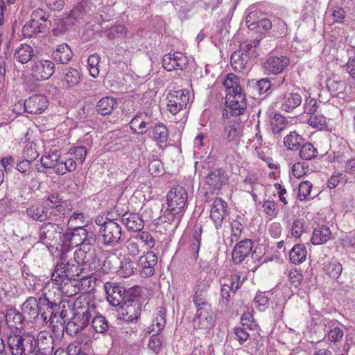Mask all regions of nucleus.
Masks as SVG:
<instances>
[{"instance_id":"1","label":"nucleus","mask_w":355,"mask_h":355,"mask_svg":"<svg viewBox=\"0 0 355 355\" xmlns=\"http://www.w3.org/2000/svg\"><path fill=\"white\" fill-rule=\"evenodd\" d=\"M65 254H61L60 261L55 265L51 280L56 285L57 289L67 296H72L77 292L88 291L80 289L82 271L80 266L74 259L65 260Z\"/></svg>"},{"instance_id":"2","label":"nucleus","mask_w":355,"mask_h":355,"mask_svg":"<svg viewBox=\"0 0 355 355\" xmlns=\"http://www.w3.org/2000/svg\"><path fill=\"white\" fill-rule=\"evenodd\" d=\"M73 259L80 266L83 273L80 289L88 291L91 287V282L96 279L94 275L100 266V259L97 257L94 245L85 244L83 247L79 248L75 251Z\"/></svg>"},{"instance_id":"3","label":"nucleus","mask_w":355,"mask_h":355,"mask_svg":"<svg viewBox=\"0 0 355 355\" xmlns=\"http://www.w3.org/2000/svg\"><path fill=\"white\" fill-rule=\"evenodd\" d=\"M223 84L226 92L225 104L231 114L239 116L243 114L247 107V98L239 79L235 75L229 73Z\"/></svg>"},{"instance_id":"4","label":"nucleus","mask_w":355,"mask_h":355,"mask_svg":"<svg viewBox=\"0 0 355 355\" xmlns=\"http://www.w3.org/2000/svg\"><path fill=\"white\" fill-rule=\"evenodd\" d=\"M39 340L28 333L17 331L10 332L6 337V343L11 355H39Z\"/></svg>"},{"instance_id":"5","label":"nucleus","mask_w":355,"mask_h":355,"mask_svg":"<svg viewBox=\"0 0 355 355\" xmlns=\"http://www.w3.org/2000/svg\"><path fill=\"white\" fill-rule=\"evenodd\" d=\"M62 250L70 247H83L89 244L95 245L96 236L92 231L89 232L85 229V225H76L69 227V230L62 234Z\"/></svg>"},{"instance_id":"6","label":"nucleus","mask_w":355,"mask_h":355,"mask_svg":"<svg viewBox=\"0 0 355 355\" xmlns=\"http://www.w3.org/2000/svg\"><path fill=\"white\" fill-rule=\"evenodd\" d=\"M50 24L45 11L37 8L32 12L31 19L24 25L22 35L27 38L36 37L38 33L46 32Z\"/></svg>"},{"instance_id":"7","label":"nucleus","mask_w":355,"mask_h":355,"mask_svg":"<svg viewBox=\"0 0 355 355\" xmlns=\"http://www.w3.org/2000/svg\"><path fill=\"white\" fill-rule=\"evenodd\" d=\"M62 226L55 223H46L41 225L39 230V239L46 247H53L54 245H62Z\"/></svg>"},{"instance_id":"8","label":"nucleus","mask_w":355,"mask_h":355,"mask_svg":"<svg viewBox=\"0 0 355 355\" xmlns=\"http://www.w3.org/2000/svg\"><path fill=\"white\" fill-rule=\"evenodd\" d=\"M167 205L175 214L180 212L184 214L188 206V193L181 186L172 187L167 193Z\"/></svg>"},{"instance_id":"9","label":"nucleus","mask_w":355,"mask_h":355,"mask_svg":"<svg viewBox=\"0 0 355 355\" xmlns=\"http://www.w3.org/2000/svg\"><path fill=\"white\" fill-rule=\"evenodd\" d=\"M121 304L119 315L122 320L126 322L137 320L141 313L139 297L135 295L127 296Z\"/></svg>"},{"instance_id":"10","label":"nucleus","mask_w":355,"mask_h":355,"mask_svg":"<svg viewBox=\"0 0 355 355\" xmlns=\"http://www.w3.org/2000/svg\"><path fill=\"white\" fill-rule=\"evenodd\" d=\"M166 99L168 110L175 115L187 107L190 101L189 92L187 89L171 91Z\"/></svg>"},{"instance_id":"11","label":"nucleus","mask_w":355,"mask_h":355,"mask_svg":"<svg viewBox=\"0 0 355 355\" xmlns=\"http://www.w3.org/2000/svg\"><path fill=\"white\" fill-rule=\"evenodd\" d=\"M96 315V306L93 302H85L82 304L77 300L74 304L73 320L76 321L84 329L89 323L92 318Z\"/></svg>"},{"instance_id":"12","label":"nucleus","mask_w":355,"mask_h":355,"mask_svg":"<svg viewBox=\"0 0 355 355\" xmlns=\"http://www.w3.org/2000/svg\"><path fill=\"white\" fill-rule=\"evenodd\" d=\"M99 234L104 245L114 246L121 240L122 230L116 220H109L105 227L99 230Z\"/></svg>"},{"instance_id":"13","label":"nucleus","mask_w":355,"mask_h":355,"mask_svg":"<svg viewBox=\"0 0 355 355\" xmlns=\"http://www.w3.org/2000/svg\"><path fill=\"white\" fill-rule=\"evenodd\" d=\"M155 117L152 110L139 112L130 121V126L134 132L144 135L152 128Z\"/></svg>"},{"instance_id":"14","label":"nucleus","mask_w":355,"mask_h":355,"mask_svg":"<svg viewBox=\"0 0 355 355\" xmlns=\"http://www.w3.org/2000/svg\"><path fill=\"white\" fill-rule=\"evenodd\" d=\"M42 203L53 218L66 214V203L58 192L48 193L43 199Z\"/></svg>"},{"instance_id":"15","label":"nucleus","mask_w":355,"mask_h":355,"mask_svg":"<svg viewBox=\"0 0 355 355\" xmlns=\"http://www.w3.org/2000/svg\"><path fill=\"white\" fill-rule=\"evenodd\" d=\"M55 64L49 60H37L32 64L31 76L37 81L49 79L54 73Z\"/></svg>"},{"instance_id":"16","label":"nucleus","mask_w":355,"mask_h":355,"mask_svg":"<svg viewBox=\"0 0 355 355\" xmlns=\"http://www.w3.org/2000/svg\"><path fill=\"white\" fill-rule=\"evenodd\" d=\"M192 324L195 329L200 330L206 334L214 327V318L211 309L196 311L193 318Z\"/></svg>"},{"instance_id":"17","label":"nucleus","mask_w":355,"mask_h":355,"mask_svg":"<svg viewBox=\"0 0 355 355\" xmlns=\"http://www.w3.org/2000/svg\"><path fill=\"white\" fill-rule=\"evenodd\" d=\"M108 302L113 306L120 305L127 298L125 289L119 283L107 282L104 285Z\"/></svg>"},{"instance_id":"18","label":"nucleus","mask_w":355,"mask_h":355,"mask_svg":"<svg viewBox=\"0 0 355 355\" xmlns=\"http://www.w3.org/2000/svg\"><path fill=\"white\" fill-rule=\"evenodd\" d=\"M290 60L286 55L269 56L263 64L265 73L279 74L282 73L289 64Z\"/></svg>"},{"instance_id":"19","label":"nucleus","mask_w":355,"mask_h":355,"mask_svg":"<svg viewBox=\"0 0 355 355\" xmlns=\"http://www.w3.org/2000/svg\"><path fill=\"white\" fill-rule=\"evenodd\" d=\"M162 66L168 71L183 70L188 66V59L180 52L169 53L164 56Z\"/></svg>"},{"instance_id":"20","label":"nucleus","mask_w":355,"mask_h":355,"mask_svg":"<svg viewBox=\"0 0 355 355\" xmlns=\"http://www.w3.org/2000/svg\"><path fill=\"white\" fill-rule=\"evenodd\" d=\"M227 215V204L221 198H216L212 203L210 210V218L213 220L215 227H221L223 220Z\"/></svg>"},{"instance_id":"21","label":"nucleus","mask_w":355,"mask_h":355,"mask_svg":"<svg viewBox=\"0 0 355 355\" xmlns=\"http://www.w3.org/2000/svg\"><path fill=\"white\" fill-rule=\"evenodd\" d=\"M47 97L42 94L31 96L24 103V110L30 114H40L48 107Z\"/></svg>"},{"instance_id":"22","label":"nucleus","mask_w":355,"mask_h":355,"mask_svg":"<svg viewBox=\"0 0 355 355\" xmlns=\"http://www.w3.org/2000/svg\"><path fill=\"white\" fill-rule=\"evenodd\" d=\"M320 324L324 327V331L328 332L327 338L329 341L338 343L343 337V330L338 327L340 323L337 320L324 318L321 320Z\"/></svg>"},{"instance_id":"23","label":"nucleus","mask_w":355,"mask_h":355,"mask_svg":"<svg viewBox=\"0 0 355 355\" xmlns=\"http://www.w3.org/2000/svg\"><path fill=\"white\" fill-rule=\"evenodd\" d=\"M157 263V257L152 251H148L141 256L138 260L140 272L145 277H150L155 272V266Z\"/></svg>"},{"instance_id":"24","label":"nucleus","mask_w":355,"mask_h":355,"mask_svg":"<svg viewBox=\"0 0 355 355\" xmlns=\"http://www.w3.org/2000/svg\"><path fill=\"white\" fill-rule=\"evenodd\" d=\"M243 282V279H241V276L238 274L232 275L230 279H225L220 289V295L223 304L226 305L229 302L230 299V291H236Z\"/></svg>"},{"instance_id":"25","label":"nucleus","mask_w":355,"mask_h":355,"mask_svg":"<svg viewBox=\"0 0 355 355\" xmlns=\"http://www.w3.org/2000/svg\"><path fill=\"white\" fill-rule=\"evenodd\" d=\"M253 243L250 239H244L239 242L234 248L232 255L235 264L241 263L251 252Z\"/></svg>"},{"instance_id":"26","label":"nucleus","mask_w":355,"mask_h":355,"mask_svg":"<svg viewBox=\"0 0 355 355\" xmlns=\"http://www.w3.org/2000/svg\"><path fill=\"white\" fill-rule=\"evenodd\" d=\"M91 11V6L89 1L83 0L71 10L69 15L64 19V23L69 25V24H73V21H78L80 19H84L87 15H90Z\"/></svg>"},{"instance_id":"27","label":"nucleus","mask_w":355,"mask_h":355,"mask_svg":"<svg viewBox=\"0 0 355 355\" xmlns=\"http://www.w3.org/2000/svg\"><path fill=\"white\" fill-rule=\"evenodd\" d=\"M61 153L58 150H50L45 152L40 158L41 166L44 169L53 170L57 174V168H60Z\"/></svg>"},{"instance_id":"28","label":"nucleus","mask_w":355,"mask_h":355,"mask_svg":"<svg viewBox=\"0 0 355 355\" xmlns=\"http://www.w3.org/2000/svg\"><path fill=\"white\" fill-rule=\"evenodd\" d=\"M2 315L10 329H15V331H18L24 327V317L17 309H10L7 310L6 313H2Z\"/></svg>"},{"instance_id":"29","label":"nucleus","mask_w":355,"mask_h":355,"mask_svg":"<svg viewBox=\"0 0 355 355\" xmlns=\"http://www.w3.org/2000/svg\"><path fill=\"white\" fill-rule=\"evenodd\" d=\"M333 238V234L330 228L326 225H318L313 231L311 239L313 245H322L327 243Z\"/></svg>"},{"instance_id":"30","label":"nucleus","mask_w":355,"mask_h":355,"mask_svg":"<svg viewBox=\"0 0 355 355\" xmlns=\"http://www.w3.org/2000/svg\"><path fill=\"white\" fill-rule=\"evenodd\" d=\"M282 110L290 112L302 103V96L298 93L287 92L279 98Z\"/></svg>"},{"instance_id":"31","label":"nucleus","mask_w":355,"mask_h":355,"mask_svg":"<svg viewBox=\"0 0 355 355\" xmlns=\"http://www.w3.org/2000/svg\"><path fill=\"white\" fill-rule=\"evenodd\" d=\"M27 216L35 220L44 222L49 219H53V217L49 215L48 210L46 209L44 204H35L31 205L26 209Z\"/></svg>"},{"instance_id":"32","label":"nucleus","mask_w":355,"mask_h":355,"mask_svg":"<svg viewBox=\"0 0 355 355\" xmlns=\"http://www.w3.org/2000/svg\"><path fill=\"white\" fill-rule=\"evenodd\" d=\"M121 222L130 231L138 232L144 227V220L139 214L135 213H125L121 216Z\"/></svg>"},{"instance_id":"33","label":"nucleus","mask_w":355,"mask_h":355,"mask_svg":"<svg viewBox=\"0 0 355 355\" xmlns=\"http://www.w3.org/2000/svg\"><path fill=\"white\" fill-rule=\"evenodd\" d=\"M149 136L153 138L161 148L164 146L168 141V130L162 123H156L148 131Z\"/></svg>"},{"instance_id":"34","label":"nucleus","mask_w":355,"mask_h":355,"mask_svg":"<svg viewBox=\"0 0 355 355\" xmlns=\"http://www.w3.org/2000/svg\"><path fill=\"white\" fill-rule=\"evenodd\" d=\"M53 59L59 64H67L73 57V52L66 43L57 45L52 53Z\"/></svg>"},{"instance_id":"35","label":"nucleus","mask_w":355,"mask_h":355,"mask_svg":"<svg viewBox=\"0 0 355 355\" xmlns=\"http://www.w3.org/2000/svg\"><path fill=\"white\" fill-rule=\"evenodd\" d=\"M231 65L234 71L242 72L250 68V59L239 51H234L231 55Z\"/></svg>"},{"instance_id":"36","label":"nucleus","mask_w":355,"mask_h":355,"mask_svg":"<svg viewBox=\"0 0 355 355\" xmlns=\"http://www.w3.org/2000/svg\"><path fill=\"white\" fill-rule=\"evenodd\" d=\"M227 180L225 171L220 168L209 173L205 178V183L211 189H220Z\"/></svg>"},{"instance_id":"37","label":"nucleus","mask_w":355,"mask_h":355,"mask_svg":"<svg viewBox=\"0 0 355 355\" xmlns=\"http://www.w3.org/2000/svg\"><path fill=\"white\" fill-rule=\"evenodd\" d=\"M117 105L118 103L116 98L111 96H105L97 103L96 111L102 116L109 115L116 108Z\"/></svg>"},{"instance_id":"38","label":"nucleus","mask_w":355,"mask_h":355,"mask_svg":"<svg viewBox=\"0 0 355 355\" xmlns=\"http://www.w3.org/2000/svg\"><path fill=\"white\" fill-rule=\"evenodd\" d=\"M21 311L24 314H26L31 320H35L38 318L41 311V306H39L37 300L34 297H29L23 303Z\"/></svg>"},{"instance_id":"39","label":"nucleus","mask_w":355,"mask_h":355,"mask_svg":"<svg viewBox=\"0 0 355 355\" xmlns=\"http://www.w3.org/2000/svg\"><path fill=\"white\" fill-rule=\"evenodd\" d=\"M33 55V49L27 44H21L14 52L15 59L21 64L28 63Z\"/></svg>"},{"instance_id":"40","label":"nucleus","mask_w":355,"mask_h":355,"mask_svg":"<svg viewBox=\"0 0 355 355\" xmlns=\"http://www.w3.org/2000/svg\"><path fill=\"white\" fill-rule=\"evenodd\" d=\"M327 87L332 96L343 98L346 85L339 77L334 76L327 80Z\"/></svg>"},{"instance_id":"41","label":"nucleus","mask_w":355,"mask_h":355,"mask_svg":"<svg viewBox=\"0 0 355 355\" xmlns=\"http://www.w3.org/2000/svg\"><path fill=\"white\" fill-rule=\"evenodd\" d=\"M134 236L138 240L139 245H141L142 250L150 251L156 244L155 239L148 232L140 230Z\"/></svg>"},{"instance_id":"42","label":"nucleus","mask_w":355,"mask_h":355,"mask_svg":"<svg viewBox=\"0 0 355 355\" xmlns=\"http://www.w3.org/2000/svg\"><path fill=\"white\" fill-rule=\"evenodd\" d=\"M307 250L304 245H295L289 252L290 260L295 264H300L306 260Z\"/></svg>"},{"instance_id":"43","label":"nucleus","mask_w":355,"mask_h":355,"mask_svg":"<svg viewBox=\"0 0 355 355\" xmlns=\"http://www.w3.org/2000/svg\"><path fill=\"white\" fill-rule=\"evenodd\" d=\"M135 269L132 260L129 257L124 256L120 261L116 273L121 277H128L134 273Z\"/></svg>"},{"instance_id":"44","label":"nucleus","mask_w":355,"mask_h":355,"mask_svg":"<svg viewBox=\"0 0 355 355\" xmlns=\"http://www.w3.org/2000/svg\"><path fill=\"white\" fill-rule=\"evenodd\" d=\"M259 44V40H247L245 42H243L240 44V48L238 51H241L244 53L245 55H247L250 60L252 58H255L258 54L257 52V47Z\"/></svg>"},{"instance_id":"45","label":"nucleus","mask_w":355,"mask_h":355,"mask_svg":"<svg viewBox=\"0 0 355 355\" xmlns=\"http://www.w3.org/2000/svg\"><path fill=\"white\" fill-rule=\"evenodd\" d=\"M303 141V137L297 132L293 131L284 137V144L288 150H297L302 144Z\"/></svg>"},{"instance_id":"46","label":"nucleus","mask_w":355,"mask_h":355,"mask_svg":"<svg viewBox=\"0 0 355 355\" xmlns=\"http://www.w3.org/2000/svg\"><path fill=\"white\" fill-rule=\"evenodd\" d=\"M183 216V214L180 212L175 214V211L168 207L164 214L159 218V220L162 223H167L168 225L175 223L174 228H176L180 224Z\"/></svg>"},{"instance_id":"47","label":"nucleus","mask_w":355,"mask_h":355,"mask_svg":"<svg viewBox=\"0 0 355 355\" xmlns=\"http://www.w3.org/2000/svg\"><path fill=\"white\" fill-rule=\"evenodd\" d=\"M92 327L94 330L100 334L105 333L109 328V324L106 318L97 313L96 311V315L92 318Z\"/></svg>"},{"instance_id":"48","label":"nucleus","mask_w":355,"mask_h":355,"mask_svg":"<svg viewBox=\"0 0 355 355\" xmlns=\"http://www.w3.org/2000/svg\"><path fill=\"white\" fill-rule=\"evenodd\" d=\"M81 76L78 69L69 68L64 73V83L69 87H73L80 83Z\"/></svg>"},{"instance_id":"49","label":"nucleus","mask_w":355,"mask_h":355,"mask_svg":"<svg viewBox=\"0 0 355 355\" xmlns=\"http://www.w3.org/2000/svg\"><path fill=\"white\" fill-rule=\"evenodd\" d=\"M166 311L165 308L160 306L156 309L155 318L153 320V326L157 327L156 331L157 334H160L166 326Z\"/></svg>"},{"instance_id":"50","label":"nucleus","mask_w":355,"mask_h":355,"mask_svg":"<svg viewBox=\"0 0 355 355\" xmlns=\"http://www.w3.org/2000/svg\"><path fill=\"white\" fill-rule=\"evenodd\" d=\"M225 135L228 142L238 144L241 137L242 132L240 128H236L235 125L228 124L225 128Z\"/></svg>"},{"instance_id":"51","label":"nucleus","mask_w":355,"mask_h":355,"mask_svg":"<svg viewBox=\"0 0 355 355\" xmlns=\"http://www.w3.org/2000/svg\"><path fill=\"white\" fill-rule=\"evenodd\" d=\"M324 270L330 277L336 279L340 275L343 267L339 262L334 261L325 263Z\"/></svg>"},{"instance_id":"52","label":"nucleus","mask_w":355,"mask_h":355,"mask_svg":"<svg viewBox=\"0 0 355 355\" xmlns=\"http://www.w3.org/2000/svg\"><path fill=\"white\" fill-rule=\"evenodd\" d=\"M202 227L196 225L192 236L191 249L193 252L194 258L198 257V252L201 243Z\"/></svg>"},{"instance_id":"53","label":"nucleus","mask_w":355,"mask_h":355,"mask_svg":"<svg viewBox=\"0 0 355 355\" xmlns=\"http://www.w3.org/2000/svg\"><path fill=\"white\" fill-rule=\"evenodd\" d=\"M105 35L110 40L123 38L127 34L126 28L123 25L113 26L105 31Z\"/></svg>"},{"instance_id":"54","label":"nucleus","mask_w":355,"mask_h":355,"mask_svg":"<svg viewBox=\"0 0 355 355\" xmlns=\"http://www.w3.org/2000/svg\"><path fill=\"white\" fill-rule=\"evenodd\" d=\"M77 162L72 157L66 159H61L60 168H57V175H63L67 171L72 172L75 171L77 166Z\"/></svg>"},{"instance_id":"55","label":"nucleus","mask_w":355,"mask_h":355,"mask_svg":"<svg viewBox=\"0 0 355 355\" xmlns=\"http://www.w3.org/2000/svg\"><path fill=\"white\" fill-rule=\"evenodd\" d=\"M299 155L302 159L310 160L316 157L318 150L311 144L306 143L301 147Z\"/></svg>"},{"instance_id":"56","label":"nucleus","mask_w":355,"mask_h":355,"mask_svg":"<svg viewBox=\"0 0 355 355\" xmlns=\"http://www.w3.org/2000/svg\"><path fill=\"white\" fill-rule=\"evenodd\" d=\"M125 248L128 254L132 257H135L142 251L141 245L138 243L135 237L131 236L125 243Z\"/></svg>"},{"instance_id":"57","label":"nucleus","mask_w":355,"mask_h":355,"mask_svg":"<svg viewBox=\"0 0 355 355\" xmlns=\"http://www.w3.org/2000/svg\"><path fill=\"white\" fill-rule=\"evenodd\" d=\"M193 302L196 306V311L203 309H211V305L207 302L206 295L204 293L195 291V293L193 297Z\"/></svg>"},{"instance_id":"58","label":"nucleus","mask_w":355,"mask_h":355,"mask_svg":"<svg viewBox=\"0 0 355 355\" xmlns=\"http://www.w3.org/2000/svg\"><path fill=\"white\" fill-rule=\"evenodd\" d=\"M307 123L313 128L322 130L327 124V118L321 114H311Z\"/></svg>"},{"instance_id":"59","label":"nucleus","mask_w":355,"mask_h":355,"mask_svg":"<svg viewBox=\"0 0 355 355\" xmlns=\"http://www.w3.org/2000/svg\"><path fill=\"white\" fill-rule=\"evenodd\" d=\"M99 62L100 57L96 53L89 55L87 58L88 70L89 71V74L94 78H96L99 74Z\"/></svg>"},{"instance_id":"60","label":"nucleus","mask_w":355,"mask_h":355,"mask_svg":"<svg viewBox=\"0 0 355 355\" xmlns=\"http://www.w3.org/2000/svg\"><path fill=\"white\" fill-rule=\"evenodd\" d=\"M68 154L78 163L83 164L87 155V149L85 146H76L71 148Z\"/></svg>"},{"instance_id":"61","label":"nucleus","mask_w":355,"mask_h":355,"mask_svg":"<svg viewBox=\"0 0 355 355\" xmlns=\"http://www.w3.org/2000/svg\"><path fill=\"white\" fill-rule=\"evenodd\" d=\"M255 130H257L255 135L252 137V138L249 139L248 145L254 150H258L263 144V139L262 135L259 131V123L256 125Z\"/></svg>"},{"instance_id":"62","label":"nucleus","mask_w":355,"mask_h":355,"mask_svg":"<svg viewBox=\"0 0 355 355\" xmlns=\"http://www.w3.org/2000/svg\"><path fill=\"white\" fill-rule=\"evenodd\" d=\"M327 15L332 20V22L340 23L345 18V12L340 7H334L329 10Z\"/></svg>"},{"instance_id":"63","label":"nucleus","mask_w":355,"mask_h":355,"mask_svg":"<svg viewBox=\"0 0 355 355\" xmlns=\"http://www.w3.org/2000/svg\"><path fill=\"white\" fill-rule=\"evenodd\" d=\"M287 121L282 115H275L272 122V130L273 133L278 134L286 126Z\"/></svg>"},{"instance_id":"64","label":"nucleus","mask_w":355,"mask_h":355,"mask_svg":"<svg viewBox=\"0 0 355 355\" xmlns=\"http://www.w3.org/2000/svg\"><path fill=\"white\" fill-rule=\"evenodd\" d=\"M313 185L309 181H303L299 184L298 197L300 200H304L310 195Z\"/></svg>"}]
</instances>
